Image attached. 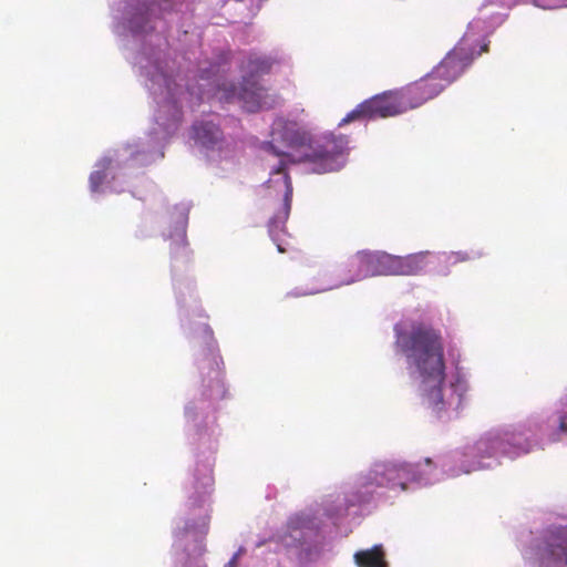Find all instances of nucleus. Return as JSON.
Returning <instances> with one entry per match:
<instances>
[{
    "label": "nucleus",
    "instance_id": "f257e3e1",
    "mask_svg": "<svg viewBox=\"0 0 567 567\" xmlns=\"http://www.w3.org/2000/svg\"><path fill=\"white\" fill-rule=\"evenodd\" d=\"M348 145L346 136L327 135L312 143L311 133L295 121L282 117L274 121L271 126V141L265 143L264 148L279 158L278 164L270 168L268 183H276L274 176H281L285 187L284 202L278 213L269 220V234L279 252H285L281 235L285 234V224L291 210L292 183L288 169L290 165L307 162L312 165L317 174L339 171L342 154Z\"/></svg>",
    "mask_w": 567,
    "mask_h": 567
},
{
    "label": "nucleus",
    "instance_id": "f03ea898",
    "mask_svg": "<svg viewBox=\"0 0 567 567\" xmlns=\"http://www.w3.org/2000/svg\"><path fill=\"white\" fill-rule=\"evenodd\" d=\"M395 343L419 373V388L426 408L437 417L445 411H457L462 406L466 386L457 381L446 389L442 388L445 360L440 332L419 323L410 331H398Z\"/></svg>",
    "mask_w": 567,
    "mask_h": 567
},
{
    "label": "nucleus",
    "instance_id": "7ed1b4c3",
    "mask_svg": "<svg viewBox=\"0 0 567 567\" xmlns=\"http://www.w3.org/2000/svg\"><path fill=\"white\" fill-rule=\"evenodd\" d=\"M278 63L279 60L276 56L250 53L241 65L244 76L240 87L233 83H223L218 87V99L225 102L238 100L248 112L270 107L271 104L266 101V89L256 79L270 73Z\"/></svg>",
    "mask_w": 567,
    "mask_h": 567
},
{
    "label": "nucleus",
    "instance_id": "20e7f679",
    "mask_svg": "<svg viewBox=\"0 0 567 567\" xmlns=\"http://www.w3.org/2000/svg\"><path fill=\"white\" fill-rule=\"evenodd\" d=\"M369 277L375 276H416L426 267V252L405 257L390 255L385 251L365 250Z\"/></svg>",
    "mask_w": 567,
    "mask_h": 567
},
{
    "label": "nucleus",
    "instance_id": "39448f33",
    "mask_svg": "<svg viewBox=\"0 0 567 567\" xmlns=\"http://www.w3.org/2000/svg\"><path fill=\"white\" fill-rule=\"evenodd\" d=\"M433 461L426 457L423 464H385L374 470L375 481L379 486L390 488H408V483L427 484L434 472Z\"/></svg>",
    "mask_w": 567,
    "mask_h": 567
},
{
    "label": "nucleus",
    "instance_id": "423d86ee",
    "mask_svg": "<svg viewBox=\"0 0 567 567\" xmlns=\"http://www.w3.org/2000/svg\"><path fill=\"white\" fill-rule=\"evenodd\" d=\"M406 112L400 91L390 90L364 100L349 112L339 123L343 126L353 121H370L396 116Z\"/></svg>",
    "mask_w": 567,
    "mask_h": 567
},
{
    "label": "nucleus",
    "instance_id": "0eeeda50",
    "mask_svg": "<svg viewBox=\"0 0 567 567\" xmlns=\"http://www.w3.org/2000/svg\"><path fill=\"white\" fill-rule=\"evenodd\" d=\"M474 59L473 50L460 43L434 68L431 74L436 78V81L444 83L445 89L472 64Z\"/></svg>",
    "mask_w": 567,
    "mask_h": 567
},
{
    "label": "nucleus",
    "instance_id": "6e6552de",
    "mask_svg": "<svg viewBox=\"0 0 567 567\" xmlns=\"http://www.w3.org/2000/svg\"><path fill=\"white\" fill-rule=\"evenodd\" d=\"M444 90V83L436 81L431 73L420 79L419 81L400 89V94L405 107V111L415 109L434 99Z\"/></svg>",
    "mask_w": 567,
    "mask_h": 567
},
{
    "label": "nucleus",
    "instance_id": "1a4fd4ad",
    "mask_svg": "<svg viewBox=\"0 0 567 567\" xmlns=\"http://www.w3.org/2000/svg\"><path fill=\"white\" fill-rule=\"evenodd\" d=\"M166 90L168 96L161 104L156 121L168 131L175 130L182 121V107L178 102L185 92L182 85L172 80H166Z\"/></svg>",
    "mask_w": 567,
    "mask_h": 567
},
{
    "label": "nucleus",
    "instance_id": "9d476101",
    "mask_svg": "<svg viewBox=\"0 0 567 567\" xmlns=\"http://www.w3.org/2000/svg\"><path fill=\"white\" fill-rule=\"evenodd\" d=\"M498 453H508V450L504 447V440L501 436H487L482 437L474 445L466 447V456L478 457H492Z\"/></svg>",
    "mask_w": 567,
    "mask_h": 567
},
{
    "label": "nucleus",
    "instance_id": "9b49d317",
    "mask_svg": "<svg viewBox=\"0 0 567 567\" xmlns=\"http://www.w3.org/2000/svg\"><path fill=\"white\" fill-rule=\"evenodd\" d=\"M192 137L205 147H213L221 141L223 133L213 122L202 121L193 125Z\"/></svg>",
    "mask_w": 567,
    "mask_h": 567
},
{
    "label": "nucleus",
    "instance_id": "f8f14e48",
    "mask_svg": "<svg viewBox=\"0 0 567 567\" xmlns=\"http://www.w3.org/2000/svg\"><path fill=\"white\" fill-rule=\"evenodd\" d=\"M347 271L342 280L347 285L369 278L365 250L358 251L348 260Z\"/></svg>",
    "mask_w": 567,
    "mask_h": 567
},
{
    "label": "nucleus",
    "instance_id": "ddd939ff",
    "mask_svg": "<svg viewBox=\"0 0 567 567\" xmlns=\"http://www.w3.org/2000/svg\"><path fill=\"white\" fill-rule=\"evenodd\" d=\"M354 561L358 567H388L382 546H374L371 549L359 550L354 554Z\"/></svg>",
    "mask_w": 567,
    "mask_h": 567
},
{
    "label": "nucleus",
    "instance_id": "4468645a",
    "mask_svg": "<svg viewBox=\"0 0 567 567\" xmlns=\"http://www.w3.org/2000/svg\"><path fill=\"white\" fill-rule=\"evenodd\" d=\"M547 556L554 561L564 560L567 565V527L557 530L553 543L548 544Z\"/></svg>",
    "mask_w": 567,
    "mask_h": 567
},
{
    "label": "nucleus",
    "instance_id": "2eb2a0df",
    "mask_svg": "<svg viewBox=\"0 0 567 567\" xmlns=\"http://www.w3.org/2000/svg\"><path fill=\"white\" fill-rule=\"evenodd\" d=\"M187 238H186V231L183 228L179 234L177 235V239L173 243V246L171 248V252L173 256H177L179 252L186 254L187 252Z\"/></svg>",
    "mask_w": 567,
    "mask_h": 567
},
{
    "label": "nucleus",
    "instance_id": "dca6fc26",
    "mask_svg": "<svg viewBox=\"0 0 567 567\" xmlns=\"http://www.w3.org/2000/svg\"><path fill=\"white\" fill-rule=\"evenodd\" d=\"M148 22H150V16H148V10H146V18L143 19L142 16L135 14L131 19V27L134 31L146 32V31H148V29H153V27H148Z\"/></svg>",
    "mask_w": 567,
    "mask_h": 567
},
{
    "label": "nucleus",
    "instance_id": "f3484780",
    "mask_svg": "<svg viewBox=\"0 0 567 567\" xmlns=\"http://www.w3.org/2000/svg\"><path fill=\"white\" fill-rule=\"evenodd\" d=\"M106 178V174L104 171H95L90 176V184L92 190H97V188L104 183Z\"/></svg>",
    "mask_w": 567,
    "mask_h": 567
},
{
    "label": "nucleus",
    "instance_id": "a211bd4d",
    "mask_svg": "<svg viewBox=\"0 0 567 567\" xmlns=\"http://www.w3.org/2000/svg\"><path fill=\"white\" fill-rule=\"evenodd\" d=\"M300 527V518H292L288 523V529H291L292 532H297Z\"/></svg>",
    "mask_w": 567,
    "mask_h": 567
},
{
    "label": "nucleus",
    "instance_id": "6ab92c4d",
    "mask_svg": "<svg viewBox=\"0 0 567 567\" xmlns=\"http://www.w3.org/2000/svg\"><path fill=\"white\" fill-rule=\"evenodd\" d=\"M559 427L561 431L567 432V412L560 417Z\"/></svg>",
    "mask_w": 567,
    "mask_h": 567
},
{
    "label": "nucleus",
    "instance_id": "aec40b11",
    "mask_svg": "<svg viewBox=\"0 0 567 567\" xmlns=\"http://www.w3.org/2000/svg\"><path fill=\"white\" fill-rule=\"evenodd\" d=\"M280 540H281L282 543H285L287 546H292V545H295L297 542H300V537H293V539H292L291 542H289V540H287V537H286V535H285V536H282V537L280 538Z\"/></svg>",
    "mask_w": 567,
    "mask_h": 567
},
{
    "label": "nucleus",
    "instance_id": "412c9836",
    "mask_svg": "<svg viewBox=\"0 0 567 567\" xmlns=\"http://www.w3.org/2000/svg\"><path fill=\"white\" fill-rule=\"evenodd\" d=\"M480 468H483V465H482L481 461H477V462L472 464L471 468H466V470H464V472L465 473H470L471 471H476V470H480Z\"/></svg>",
    "mask_w": 567,
    "mask_h": 567
},
{
    "label": "nucleus",
    "instance_id": "4be33fe9",
    "mask_svg": "<svg viewBox=\"0 0 567 567\" xmlns=\"http://www.w3.org/2000/svg\"><path fill=\"white\" fill-rule=\"evenodd\" d=\"M483 52H488V44L487 43H485V44H483L481 47V51L480 52H477L476 54L473 52V54L476 58V56L481 55Z\"/></svg>",
    "mask_w": 567,
    "mask_h": 567
},
{
    "label": "nucleus",
    "instance_id": "5701e85b",
    "mask_svg": "<svg viewBox=\"0 0 567 567\" xmlns=\"http://www.w3.org/2000/svg\"><path fill=\"white\" fill-rule=\"evenodd\" d=\"M237 555H235L225 567H236Z\"/></svg>",
    "mask_w": 567,
    "mask_h": 567
},
{
    "label": "nucleus",
    "instance_id": "b1692460",
    "mask_svg": "<svg viewBox=\"0 0 567 567\" xmlns=\"http://www.w3.org/2000/svg\"><path fill=\"white\" fill-rule=\"evenodd\" d=\"M110 164H111V159H107V158L103 159V162H102V166L104 169H106Z\"/></svg>",
    "mask_w": 567,
    "mask_h": 567
},
{
    "label": "nucleus",
    "instance_id": "393cba45",
    "mask_svg": "<svg viewBox=\"0 0 567 567\" xmlns=\"http://www.w3.org/2000/svg\"><path fill=\"white\" fill-rule=\"evenodd\" d=\"M508 437V434H505V437H502L504 440V447L506 449V444H509V439Z\"/></svg>",
    "mask_w": 567,
    "mask_h": 567
},
{
    "label": "nucleus",
    "instance_id": "a878e982",
    "mask_svg": "<svg viewBox=\"0 0 567 567\" xmlns=\"http://www.w3.org/2000/svg\"><path fill=\"white\" fill-rule=\"evenodd\" d=\"M290 537H292V538H293V537H295V536H293V534H290ZM298 537H300V538H301V534H300V533H299V536H298Z\"/></svg>",
    "mask_w": 567,
    "mask_h": 567
}]
</instances>
